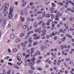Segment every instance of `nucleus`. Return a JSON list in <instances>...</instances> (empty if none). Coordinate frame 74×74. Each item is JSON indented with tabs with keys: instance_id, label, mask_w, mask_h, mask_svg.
Listing matches in <instances>:
<instances>
[{
	"instance_id": "1",
	"label": "nucleus",
	"mask_w": 74,
	"mask_h": 74,
	"mask_svg": "<svg viewBox=\"0 0 74 74\" xmlns=\"http://www.w3.org/2000/svg\"><path fill=\"white\" fill-rule=\"evenodd\" d=\"M22 58V55L21 54H19L18 55V57L17 58V60H18V61H21V59Z\"/></svg>"
},
{
	"instance_id": "2",
	"label": "nucleus",
	"mask_w": 74,
	"mask_h": 74,
	"mask_svg": "<svg viewBox=\"0 0 74 74\" xmlns=\"http://www.w3.org/2000/svg\"><path fill=\"white\" fill-rule=\"evenodd\" d=\"M45 23H42V25H41V27L43 28V29H45L46 28H47V27L45 26L46 25Z\"/></svg>"
},
{
	"instance_id": "3",
	"label": "nucleus",
	"mask_w": 74,
	"mask_h": 74,
	"mask_svg": "<svg viewBox=\"0 0 74 74\" xmlns=\"http://www.w3.org/2000/svg\"><path fill=\"white\" fill-rule=\"evenodd\" d=\"M6 19H4L3 21L2 24V26L3 27L5 25V23L6 22Z\"/></svg>"
},
{
	"instance_id": "4",
	"label": "nucleus",
	"mask_w": 74,
	"mask_h": 74,
	"mask_svg": "<svg viewBox=\"0 0 74 74\" xmlns=\"http://www.w3.org/2000/svg\"><path fill=\"white\" fill-rule=\"evenodd\" d=\"M14 9H13V8L12 7H10V8L9 11H10L9 13H12Z\"/></svg>"
},
{
	"instance_id": "5",
	"label": "nucleus",
	"mask_w": 74,
	"mask_h": 74,
	"mask_svg": "<svg viewBox=\"0 0 74 74\" xmlns=\"http://www.w3.org/2000/svg\"><path fill=\"white\" fill-rule=\"evenodd\" d=\"M27 4V2H24L21 4V7H25V6Z\"/></svg>"
},
{
	"instance_id": "6",
	"label": "nucleus",
	"mask_w": 74,
	"mask_h": 74,
	"mask_svg": "<svg viewBox=\"0 0 74 74\" xmlns=\"http://www.w3.org/2000/svg\"><path fill=\"white\" fill-rule=\"evenodd\" d=\"M12 13H9V14L8 16L9 18L10 19H11L12 18V17L13 16L12 14Z\"/></svg>"
},
{
	"instance_id": "7",
	"label": "nucleus",
	"mask_w": 74,
	"mask_h": 74,
	"mask_svg": "<svg viewBox=\"0 0 74 74\" xmlns=\"http://www.w3.org/2000/svg\"><path fill=\"white\" fill-rule=\"evenodd\" d=\"M21 41V39H19V38H18L16 39L15 40V42L16 43H17V42H18Z\"/></svg>"
},
{
	"instance_id": "8",
	"label": "nucleus",
	"mask_w": 74,
	"mask_h": 74,
	"mask_svg": "<svg viewBox=\"0 0 74 74\" xmlns=\"http://www.w3.org/2000/svg\"><path fill=\"white\" fill-rule=\"evenodd\" d=\"M14 34H11L10 37V39H12L14 38Z\"/></svg>"
},
{
	"instance_id": "9",
	"label": "nucleus",
	"mask_w": 74,
	"mask_h": 74,
	"mask_svg": "<svg viewBox=\"0 0 74 74\" xmlns=\"http://www.w3.org/2000/svg\"><path fill=\"white\" fill-rule=\"evenodd\" d=\"M34 32H33V31H29L27 33V34H28V35H29V34H32V33H33Z\"/></svg>"
},
{
	"instance_id": "10",
	"label": "nucleus",
	"mask_w": 74,
	"mask_h": 74,
	"mask_svg": "<svg viewBox=\"0 0 74 74\" xmlns=\"http://www.w3.org/2000/svg\"><path fill=\"white\" fill-rule=\"evenodd\" d=\"M56 19L55 20H57L58 21H59V16H58L57 14H56Z\"/></svg>"
},
{
	"instance_id": "11",
	"label": "nucleus",
	"mask_w": 74,
	"mask_h": 74,
	"mask_svg": "<svg viewBox=\"0 0 74 74\" xmlns=\"http://www.w3.org/2000/svg\"><path fill=\"white\" fill-rule=\"evenodd\" d=\"M4 11H7L8 10V7H7V6L5 5L4 8Z\"/></svg>"
},
{
	"instance_id": "12",
	"label": "nucleus",
	"mask_w": 74,
	"mask_h": 74,
	"mask_svg": "<svg viewBox=\"0 0 74 74\" xmlns=\"http://www.w3.org/2000/svg\"><path fill=\"white\" fill-rule=\"evenodd\" d=\"M34 27L35 29H36L37 27V24L36 23H34Z\"/></svg>"
},
{
	"instance_id": "13",
	"label": "nucleus",
	"mask_w": 74,
	"mask_h": 74,
	"mask_svg": "<svg viewBox=\"0 0 74 74\" xmlns=\"http://www.w3.org/2000/svg\"><path fill=\"white\" fill-rule=\"evenodd\" d=\"M28 41H29V42L30 43H32V42H33L32 40V38H31V37H30L29 38V39L28 40Z\"/></svg>"
},
{
	"instance_id": "14",
	"label": "nucleus",
	"mask_w": 74,
	"mask_h": 74,
	"mask_svg": "<svg viewBox=\"0 0 74 74\" xmlns=\"http://www.w3.org/2000/svg\"><path fill=\"white\" fill-rule=\"evenodd\" d=\"M66 37H68L69 38H72V36L69 34H66Z\"/></svg>"
},
{
	"instance_id": "15",
	"label": "nucleus",
	"mask_w": 74,
	"mask_h": 74,
	"mask_svg": "<svg viewBox=\"0 0 74 74\" xmlns=\"http://www.w3.org/2000/svg\"><path fill=\"white\" fill-rule=\"evenodd\" d=\"M34 39L35 40H38L40 38V36H37V37L34 38Z\"/></svg>"
},
{
	"instance_id": "16",
	"label": "nucleus",
	"mask_w": 74,
	"mask_h": 74,
	"mask_svg": "<svg viewBox=\"0 0 74 74\" xmlns=\"http://www.w3.org/2000/svg\"><path fill=\"white\" fill-rule=\"evenodd\" d=\"M21 44L22 46H23L24 48H25L26 47L25 44L23 43H21Z\"/></svg>"
},
{
	"instance_id": "17",
	"label": "nucleus",
	"mask_w": 74,
	"mask_h": 74,
	"mask_svg": "<svg viewBox=\"0 0 74 74\" xmlns=\"http://www.w3.org/2000/svg\"><path fill=\"white\" fill-rule=\"evenodd\" d=\"M21 25H22V23L21 22L19 23L18 25V27H21Z\"/></svg>"
},
{
	"instance_id": "18",
	"label": "nucleus",
	"mask_w": 74,
	"mask_h": 74,
	"mask_svg": "<svg viewBox=\"0 0 74 74\" xmlns=\"http://www.w3.org/2000/svg\"><path fill=\"white\" fill-rule=\"evenodd\" d=\"M27 27V25H25L23 26V29H25Z\"/></svg>"
},
{
	"instance_id": "19",
	"label": "nucleus",
	"mask_w": 74,
	"mask_h": 74,
	"mask_svg": "<svg viewBox=\"0 0 74 74\" xmlns=\"http://www.w3.org/2000/svg\"><path fill=\"white\" fill-rule=\"evenodd\" d=\"M31 63L32 65H34V64H35V62L34 61L31 60Z\"/></svg>"
},
{
	"instance_id": "20",
	"label": "nucleus",
	"mask_w": 74,
	"mask_h": 74,
	"mask_svg": "<svg viewBox=\"0 0 74 74\" xmlns=\"http://www.w3.org/2000/svg\"><path fill=\"white\" fill-rule=\"evenodd\" d=\"M8 11L6 12L5 13V14L4 15V16H5H5H7V15H8Z\"/></svg>"
},
{
	"instance_id": "21",
	"label": "nucleus",
	"mask_w": 74,
	"mask_h": 74,
	"mask_svg": "<svg viewBox=\"0 0 74 74\" xmlns=\"http://www.w3.org/2000/svg\"><path fill=\"white\" fill-rule=\"evenodd\" d=\"M28 72L29 73H30V74H33L34 72L33 71H32L31 70H29L28 71Z\"/></svg>"
},
{
	"instance_id": "22",
	"label": "nucleus",
	"mask_w": 74,
	"mask_h": 74,
	"mask_svg": "<svg viewBox=\"0 0 74 74\" xmlns=\"http://www.w3.org/2000/svg\"><path fill=\"white\" fill-rule=\"evenodd\" d=\"M46 17L47 18H49V17H50V14H47L46 16Z\"/></svg>"
},
{
	"instance_id": "23",
	"label": "nucleus",
	"mask_w": 74,
	"mask_h": 74,
	"mask_svg": "<svg viewBox=\"0 0 74 74\" xmlns=\"http://www.w3.org/2000/svg\"><path fill=\"white\" fill-rule=\"evenodd\" d=\"M42 12L41 11H39L38 12H37V14H42Z\"/></svg>"
},
{
	"instance_id": "24",
	"label": "nucleus",
	"mask_w": 74,
	"mask_h": 74,
	"mask_svg": "<svg viewBox=\"0 0 74 74\" xmlns=\"http://www.w3.org/2000/svg\"><path fill=\"white\" fill-rule=\"evenodd\" d=\"M58 4L60 5H62V6H63V3H62L61 2H59L58 3Z\"/></svg>"
},
{
	"instance_id": "25",
	"label": "nucleus",
	"mask_w": 74,
	"mask_h": 74,
	"mask_svg": "<svg viewBox=\"0 0 74 74\" xmlns=\"http://www.w3.org/2000/svg\"><path fill=\"white\" fill-rule=\"evenodd\" d=\"M57 14L59 16V17L60 16H62V14L60 13H58Z\"/></svg>"
},
{
	"instance_id": "26",
	"label": "nucleus",
	"mask_w": 74,
	"mask_h": 74,
	"mask_svg": "<svg viewBox=\"0 0 74 74\" xmlns=\"http://www.w3.org/2000/svg\"><path fill=\"white\" fill-rule=\"evenodd\" d=\"M32 26H31L30 27V28H28L27 29V31H29L30 30H31L32 29Z\"/></svg>"
},
{
	"instance_id": "27",
	"label": "nucleus",
	"mask_w": 74,
	"mask_h": 74,
	"mask_svg": "<svg viewBox=\"0 0 74 74\" xmlns=\"http://www.w3.org/2000/svg\"><path fill=\"white\" fill-rule=\"evenodd\" d=\"M25 35V34L22 33L20 35V37H23V36Z\"/></svg>"
},
{
	"instance_id": "28",
	"label": "nucleus",
	"mask_w": 74,
	"mask_h": 74,
	"mask_svg": "<svg viewBox=\"0 0 74 74\" xmlns=\"http://www.w3.org/2000/svg\"><path fill=\"white\" fill-rule=\"evenodd\" d=\"M34 32H36V33H37V32H39V29H36L34 30Z\"/></svg>"
},
{
	"instance_id": "29",
	"label": "nucleus",
	"mask_w": 74,
	"mask_h": 74,
	"mask_svg": "<svg viewBox=\"0 0 74 74\" xmlns=\"http://www.w3.org/2000/svg\"><path fill=\"white\" fill-rule=\"evenodd\" d=\"M41 62V60H38L36 61L37 63H40Z\"/></svg>"
},
{
	"instance_id": "30",
	"label": "nucleus",
	"mask_w": 74,
	"mask_h": 74,
	"mask_svg": "<svg viewBox=\"0 0 74 74\" xmlns=\"http://www.w3.org/2000/svg\"><path fill=\"white\" fill-rule=\"evenodd\" d=\"M36 53L37 55H40V52L39 51H36Z\"/></svg>"
},
{
	"instance_id": "31",
	"label": "nucleus",
	"mask_w": 74,
	"mask_h": 74,
	"mask_svg": "<svg viewBox=\"0 0 74 74\" xmlns=\"http://www.w3.org/2000/svg\"><path fill=\"white\" fill-rule=\"evenodd\" d=\"M14 67L15 68L18 69H19V67H18V66H17V65H14Z\"/></svg>"
},
{
	"instance_id": "32",
	"label": "nucleus",
	"mask_w": 74,
	"mask_h": 74,
	"mask_svg": "<svg viewBox=\"0 0 74 74\" xmlns=\"http://www.w3.org/2000/svg\"><path fill=\"white\" fill-rule=\"evenodd\" d=\"M53 20L52 19H49V20H48V22H52L53 21Z\"/></svg>"
},
{
	"instance_id": "33",
	"label": "nucleus",
	"mask_w": 74,
	"mask_h": 74,
	"mask_svg": "<svg viewBox=\"0 0 74 74\" xmlns=\"http://www.w3.org/2000/svg\"><path fill=\"white\" fill-rule=\"evenodd\" d=\"M13 51L14 52H16L17 51V50H16V49H13Z\"/></svg>"
},
{
	"instance_id": "34",
	"label": "nucleus",
	"mask_w": 74,
	"mask_h": 74,
	"mask_svg": "<svg viewBox=\"0 0 74 74\" xmlns=\"http://www.w3.org/2000/svg\"><path fill=\"white\" fill-rule=\"evenodd\" d=\"M61 48H62L61 49H63V48H64V45H61L60 47Z\"/></svg>"
},
{
	"instance_id": "35",
	"label": "nucleus",
	"mask_w": 74,
	"mask_h": 74,
	"mask_svg": "<svg viewBox=\"0 0 74 74\" xmlns=\"http://www.w3.org/2000/svg\"><path fill=\"white\" fill-rule=\"evenodd\" d=\"M21 14L22 15H23V10H21Z\"/></svg>"
},
{
	"instance_id": "36",
	"label": "nucleus",
	"mask_w": 74,
	"mask_h": 74,
	"mask_svg": "<svg viewBox=\"0 0 74 74\" xmlns=\"http://www.w3.org/2000/svg\"><path fill=\"white\" fill-rule=\"evenodd\" d=\"M45 15V12H43L42 13V16H43V17H44Z\"/></svg>"
},
{
	"instance_id": "37",
	"label": "nucleus",
	"mask_w": 74,
	"mask_h": 74,
	"mask_svg": "<svg viewBox=\"0 0 74 74\" xmlns=\"http://www.w3.org/2000/svg\"><path fill=\"white\" fill-rule=\"evenodd\" d=\"M30 67H31V70H34L35 69V68H34L32 67V66H30Z\"/></svg>"
},
{
	"instance_id": "38",
	"label": "nucleus",
	"mask_w": 74,
	"mask_h": 74,
	"mask_svg": "<svg viewBox=\"0 0 74 74\" xmlns=\"http://www.w3.org/2000/svg\"><path fill=\"white\" fill-rule=\"evenodd\" d=\"M51 4H52L53 7H55V5H56L55 4L53 3H51Z\"/></svg>"
},
{
	"instance_id": "39",
	"label": "nucleus",
	"mask_w": 74,
	"mask_h": 74,
	"mask_svg": "<svg viewBox=\"0 0 74 74\" xmlns=\"http://www.w3.org/2000/svg\"><path fill=\"white\" fill-rule=\"evenodd\" d=\"M8 64L10 65V66H13V64H12V63H11V62H8Z\"/></svg>"
},
{
	"instance_id": "40",
	"label": "nucleus",
	"mask_w": 74,
	"mask_h": 74,
	"mask_svg": "<svg viewBox=\"0 0 74 74\" xmlns=\"http://www.w3.org/2000/svg\"><path fill=\"white\" fill-rule=\"evenodd\" d=\"M53 39L54 40H57L58 39V37L56 36H55L53 37Z\"/></svg>"
},
{
	"instance_id": "41",
	"label": "nucleus",
	"mask_w": 74,
	"mask_h": 74,
	"mask_svg": "<svg viewBox=\"0 0 74 74\" xmlns=\"http://www.w3.org/2000/svg\"><path fill=\"white\" fill-rule=\"evenodd\" d=\"M33 45L34 46L37 45V42H34L33 44Z\"/></svg>"
},
{
	"instance_id": "42",
	"label": "nucleus",
	"mask_w": 74,
	"mask_h": 74,
	"mask_svg": "<svg viewBox=\"0 0 74 74\" xmlns=\"http://www.w3.org/2000/svg\"><path fill=\"white\" fill-rule=\"evenodd\" d=\"M29 57V54H27L25 56V58H27Z\"/></svg>"
},
{
	"instance_id": "43",
	"label": "nucleus",
	"mask_w": 74,
	"mask_h": 74,
	"mask_svg": "<svg viewBox=\"0 0 74 74\" xmlns=\"http://www.w3.org/2000/svg\"><path fill=\"white\" fill-rule=\"evenodd\" d=\"M18 16V14H16L14 16V18H16Z\"/></svg>"
},
{
	"instance_id": "44",
	"label": "nucleus",
	"mask_w": 74,
	"mask_h": 74,
	"mask_svg": "<svg viewBox=\"0 0 74 74\" xmlns=\"http://www.w3.org/2000/svg\"><path fill=\"white\" fill-rule=\"evenodd\" d=\"M11 74V71L9 70L7 73V74Z\"/></svg>"
},
{
	"instance_id": "45",
	"label": "nucleus",
	"mask_w": 74,
	"mask_h": 74,
	"mask_svg": "<svg viewBox=\"0 0 74 74\" xmlns=\"http://www.w3.org/2000/svg\"><path fill=\"white\" fill-rule=\"evenodd\" d=\"M69 3H70V4H71L72 5L73 3V2H72V1H69Z\"/></svg>"
},
{
	"instance_id": "46",
	"label": "nucleus",
	"mask_w": 74,
	"mask_h": 74,
	"mask_svg": "<svg viewBox=\"0 0 74 74\" xmlns=\"http://www.w3.org/2000/svg\"><path fill=\"white\" fill-rule=\"evenodd\" d=\"M17 48H20V44H18L17 46Z\"/></svg>"
},
{
	"instance_id": "47",
	"label": "nucleus",
	"mask_w": 74,
	"mask_h": 74,
	"mask_svg": "<svg viewBox=\"0 0 74 74\" xmlns=\"http://www.w3.org/2000/svg\"><path fill=\"white\" fill-rule=\"evenodd\" d=\"M47 32V31L46 30H43L42 31V33H45Z\"/></svg>"
},
{
	"instance_id": "48",
	"label": "nucleus",
	"mask_w": 74,
	"mask_h": 74,
	"mask_svg": "<svg viewBox=\"0 0 74 74\" xmlns=\"http://www.w3.org/2000/svg\"><path fill=\"white\" fill-rule=\"evenodd\" d=\"M29 37V35H27V36H26L25 38V39H27Z\"/></svg>"
},
{
	"instance_id": "49",
	"label": "nucleus",
	"mask_w": 74,
	"mask_h": 74,
	"mask_svg": "<svg viewBox=\"0 0 74 74\" xmlns=\"http://www.w3.org/2000/svg\"><path fill=\"white\" fill-rule=\"evenodd\" d=\"M41 51H43V50H44V48L42 47H41Z\"/></svg>"
},
{
	"instance_id": "50",
	"label": "nucleus",
	"mask_w": 74,
	"mask_h": 74,
	"mask_svg": "<svg viewBox=\"0 0 74 74\" xmlns=\"http://www.w3.org/2000/svg\"><path fill=\"white\" fill-rule=\"evenodd\" d=\"M64 66H65V67H67L68 65L66 64V62H64Z\"/></svg>"
},
{
	"instance_id": "51",
	"label": "nucleus",
	"mask_w": 74,
	"mask_h": 74,
	"mask_svg": "<svg viewBox=\"0 0 74 74\" xmlns=\"http://www.w3.org/2000/svg\"><path fill=\"white\" fill-rule=\"evenodd\" d=\"M14 4L15 5H18V1H16L14 2Z\"/></svg>"
},
{
	"instance_id": "52",
	"label": "nucleus",
	"mask_w": 74,
	"mask_h": 74,
	"mask_svg": "<svg viewBox=\"0 0 74 74\" xmlns=\"http://www.w3.org/2000/svg\"><path fill=\"white\" fill-rule=\"evenodd\" d=\"M25 21V18H22L21 19V21L22 22V21Z\"/></svg>"
},
{
	"instance_id": "53",
	"label": "nucleus",
	"mask_w": 74,
	"mask_h": 74,
	"mask_svg": "<svg viewBox=\"0 0 74 74\" xmlns=\"http://www.w3.org/2000/svg\"><path fill=\"white\" fill-rule=\"evenodd\" d=\"M28 65L29 66H32V63H31V62L29 63H28Z\"/></svg>"
},
{
	"instance_id": "54",
	"label": "nucleus",
	"mask_w": 74,
	"mask_h": 74,
	"mask_svg": "<svg viewBox=\"0 0 74 74\" xmlns=\"http://www.w3.org/2000/svg\"><path fill=\"white\" fill-rule=\"evenodd\" d=\"M47 25H50V23L49 22H48L46 23Z\"/></svg>"
},
{
	"instance_id": "55",
	"label": "nucleus",
	"mask_w": 74,
	"mask_h": 74,
	"mask_svg": "<svg viewBox=\"0 0 74 74\" xmlns=\"http://www.w3.org/2000/svg\"><path fill=\"white\" fill-rule=\"evenodd\" d=\"M37 36V34H34L33 36L34 37H36Z\"/></svg>"
},
{
	"instance_id": "56",
	"label": "nucleus",
	"mask_w": 74,
	"mask_h": 74,
	"mask_svg": "<svg viewBox=\"0 0 74 74\" xmlns=\"http://www.w3.org/2000/svg\"><path fill=\"white\" fill-rule=\"evenodd\" d=\"M64 48H67V46L66 45H64Z\"/></svg>"
},
{
	"instance_id": "57",
	"label": "nucleus",
	"mask_w": 74,
	"mask_h": 74,
	"mask_svg": "<svg viewBox=\"0 0 74 74\" xmlns=\"http://www.w3.org/2000/svg\"><path fill=\"white\" fill-rule=\"evenodd\" d=\"M51 18L52 19H53V18H54V16H53L52 14H51Z\"/></svg>"
},
{
	"instance_id": "58",
	"label": "nucleus",
	"mask_w": 74,
	"mask_h": 74,
	"mask_svg": "<svg viewBox=\"0 0 74 74\" xmlns=\"http://www.w3.org/2000/svg\"><path fill=\"white\" fill-rule=\"evenodd\" d=\"M28 55H29V56H32V53H29Z\"/></svg>"
},
{
	"instance_id": "59",
	"label": "nucleus",
	"mask_w": 74,
	"mask_h": 74,
	"mask_svg": "<svg viewBox=\"0 0 74 74\" xmlns=\"http://www.w3.org/2000/svg\"><path fill=\"white\" fill-rule=\"evenodd\" d=\"M71 11L72 12H73V13H74V10H73V9H71Z\"/></svg>"
},
{
	"instance_id": "60",
	"label": "nucleus",
	"mask_w": 74,
	"mask_h": 74,
	"mask_svg": "<svg viewBox=\"0 0 74 74\" xmlns=\"http://www.w3.org/2000/svg\"><path fill=\"white\" fill-rule=\"evenodd\" d=\"M73 61H70L69 62V63L70 64H73Z\"/></svg>"
},
{
	"instance_id": "61",
	"label": "nucleus",
	"mask_w": 74,
	"mask_h": 74,
	"mask_svg": "<svg viewBox=\"0 0 74 74\" xmlns=\"http://www.w3.org/2000/svg\"><path fill=\"white\" fill-rule=\"evenodd\" d=\"M64 4H65L66 3V1L65 0H64L62 2Z\"/></svg>"
},
{
	"instance_id": "62",
	"label": "nucleus",
	"mask_w": 74,
	"mask_h": 74,
	"mask_svg": "<svg viewBox=\"0 0 74 74\" xmlns=\"http://www.w3.org/2000/svg\"><path fill=\"white\" fill-rule=\"evenodd\" d=\"M60 73H64V71L61 70H60Z\"/></svg>"
},
{
	"instance_id": "63",
	"label": "nucleus",
	"mask_w": 74,
	"mask_h": 74,
	"mask_svg": "<svg viewBox=\"0 0 74 74\" xmlns=\"http://www.w3.org/2000/svg\"><path fill=\"white\" fill-rule=\"evenodd\" d=\"M52 25H55V21H53L52 22Z\"/></svg>"
},
{
	"instance_id": "64",
	"label": "nucleus",
	"mask_w": 74,
	"mask_h": 74,
	"mask_svg": "<svg viewBox=\"0 0 74 74\" xmlns=\"http://www.w3.org/2000/svg\"><path fill=\"white\" fill-rule=\"evenodd\" d=\"M27 21H30V18H28L27 19Z\"/></svg>"
}]
</instances>
